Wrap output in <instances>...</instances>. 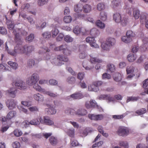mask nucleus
Returning a JSON list of instances; mask_svg holds the SVG:
<instances>
[{
	"label": "nucleus",
	"instance_id": "nucleus-8",
	"mask_svg": "<svg viewBox=\"0 0 148 148\" xmlns=\"http://www.w3.org/2000/svg\"><path fill=\"white\" fill-rule=\"evenodd\" d=\"M93 37L88 36L86 38V42L90 44V45L92 47L97 48L99 47V45L96 43V41Z\"/></svg>",
	"mask_w": 148,
	"mask_h": 148
},
{
	"label": "nucleus",
	"instance_id": "nucleus-16",
	"mask_svg": "<svg viewBox=\"0 0 148 148\" xmlns=\"http://www.w3.org/2000/svg\"><path fill=\"white\" fill-rule=\"evenodd\" d=\"M11 68L5 64H0V70L3 71H10L11 70Z\"/></svg>",
	"mask_w": 148,
	"mask_h": 148
},
{
	"label": "nucleus",
	"instance_id": "nucleus-7",
	"mask_svg": "<svg viewBox=\"0 0 148 148\" xmlns=\"http://www.w3.org/2000/svg\"><path fill=\"white\" fill-rule=\"evenodd\" d=\"M67 45H64L56 47L54 48V50L57 51L63 50V53L65 55H68L70 54V51L67 49Z\"/></svg>",
	"mask_w": 148,
	"mask_h": 148
},
{
	"label": "nucleus",
	"instance_id": "nucleus-57",
	"mask_svg": "<svg viewBox=\"0 0 148 148\" xmlns=\"http://www.w3.org/2000/svg\"><path fill=\"white\" fill-rule=\"evenodd\" d=\"M48 0H40L38 1V5L40 6H42L46 4Z\"/></svg>",
	"mask_w": 148,
	"mask_h": 148
},
{
	"label": "nucleus",
	"instance_id": "nucleus-26",
	"mask_svg": "<svg viewBox=\"0 0 148 148\" xmlns=\"http://www.w3.org/2000/svg\"><path fill=\"white\" fill-rule=\"evenodd\" d=\"M71 97L74 99H79L83 97L82 94L80 93H76L71 95Z\"/></svg>",
	"mask_w": 148,
	"mask_h": 148
},
{
	"label": "nucleus",
	"instance_id": "nucleus-53",
	"mask_svg": "<svg viewBox=\"0 0 148 148\" xmlns=\"http://www.w3.org/2000/svg\"><path fill=\"white\" fill-rule=\"evenodd\" d=\"M12 146L13 148H20V143L18 141H15L13 143Z\"/></svg>",
	"mask_w": 148,
	"mask_h": 148
},
{
	"label": "nucleus",
	"instance_id": "nucleus-20",
	"mask_svg": "<svg viewBox=\"0 0 148 148\" xmlns=\"http://www.w3.org/2000/svg\"><path fill=\"white\" fill-rule=\"evenodd\" d=\"M16 115V112L15 111L12 110L9 112L6 115L8 120H11L14 118Z\"/></svg>",
	"mask_w": 148,
	"mask_h": 148
},
{
	"label": "nucleus",
	"instance_id": "nucleus-55",
	"mask_svg": "<svg viewBox=\"0 0 148 148\" xmlns=\"http://www.w3.org/2000/svg\"><path fill=\"white\" fill-rule=\"evenodd\" d=\"M134 33L131 30L128 31L126 34V36L128 37H129L130 38H132V37L134 36Z\"/></svg>",
	"mask_w": 148,
	"mask_h": 148
},
{
	"label": "nucleus",
	"instance_id": "nucleus-30",
	"mask_svg": "<svg viewBox=\"0 0 148 148\" xmlns=\"http://www.w3.org/2000/svg\"><path fill=\"white\" fill-rule=\"evenodd\" d=\"M13 133L15 136L17 137L21 136L23 134L22 132L18 129L14 130L13 132Z\"/></svg>",
	"mask_w": 148,
	"mask_h": 148
},
{
	"label": "nucleus",
	"instance_id": "nucleus-27",
	"mask_svg": "<svg viewBox=\"0 0 148 148\" xmlns=\"http://www.w3.org/2000/svg\"><path fill=\"white\" fill-rule=\"evenodd\" d=\"M113 78L115 81L119 82L122 79L121 74L118 73H116L114 74L113 76Z\"/></svg>",
	"mask_w": 148,
	"mask_h": 148
},
{
	"label": "nucleus",
	"instance_id": "nucleus-28",
	"mask_svg": "<svg viewBox=\"0 0 148 148\" xmlns=\"http://www.w3.org/2000/svg\"><path fill=\"white\" fill-rule=\"evenodd\" d=\"M121 39L122 41L126 43H129L132 41V38H130L127 36L122 37Z\"/></svg>",
	"mask_w": 148,
	"mask_h": 148
},
{
	"label": "nucleus",
	"instance_id": "nucleus-45",
	"mask_svg": "<svg viewBox=\"0 0 148 148\" xmlns=\"http://www.w3.org/2000/svg\"><path fill=\"white\" fill-rule=\"evenodd\" d=\"M47 113L49 114H55L56 113V110L53 107H51L47 111Z\"/></svg>",
	"mask_w": 148,
	"mask_h": 148
},
{
	"label": "nucleus",
	"instance_id": "nucleus-11",
	"mask_svg": "<svg viewBox=\"0 0 148 148\" xmlns=\"http://www.w3.org/2000/svg\"><path fill=\"white\" fill-rule=\"evenodd\" d=\"M17 92V90L14 88H10L9 90L6 91L7 94L12 98H14L16 97Z\"/></svg>",
	"mask_w": 148,
	"mask_h": 148
},
{
	"label": "nucleus",
	"instance_id": "nucleus-24",
	"mask_svg": "<svg viewBox=\"0 0 148 148\" xmlns=\"http://www.w3.org/2000/svg\"><path fill=\"white\" fill-rule=\"evenodd\" d=\"M83 12L84 13H88L91 10V6L90 5L86 4L83 6Z\"/></svg>",
	"mask_w": 148,
	"mask_h": 148
},
{
	"label": "nucleus",
	"instance_id": "nucleus-35",
	"mask_svg": "<svg viewBox=\"0 0 148 148\" xmlns=\"http://www.w3.org/2000/svg\"><path fill=\"white\" fill-rule=\"evenodd\" d=\"M8 64L13 69H16L18 67V65L16 62L9 61L8 62Z\"/></svg>",
	"mask_w": 148,
	"mask_h": 148
},
{
	"label": "nucleus",
	"instance_id": "nucleus-19",
	"mask_svg": "<svg viewBox=\"0 0 148 148\" xmlns=\"http://www.w3.org/2000/svg\"><path fill=\"white\" fill-rule=\"evenodd\" d=\"M87 114L86 110L83 109H79L77 112L75 111L74 114H77L81 116H84Z\"/></svg>",
	"mask_w": 148,
	"mask_h": 148
},
{
	"label": "nucleus",
	"instance_id": "nucleus-6",
	"mask_svg": "<svg viewBox=\"0 0 148 148\" xmlns=\"http://www.w3.org/2000/svg\"><path fill=\"white\" fill-rule=\"evenodd\" d=\"M39 120L41 123L47 125H51L54 124L53 122L48 116H44L43 119L40 118Z\"/></svg>",
	"mask_w": 148,
	"mask_h": 148
},
{
	"label": "nucleus",
	"instance_id": "nucleus-54",
	"mask_svg": "<svg viewBox=\"0 0 148 148\" xmlns=\"http://www.w3.org/2000/svg\"><path fill=\"white\" fill-rule=\"evenodd\" d=\"M46 94L50 96L53 97H56L58 96V95L56 93H54L49 91L46 92Z\"/></svg>",
	"mask_w": 148,
	"mask_h": 148
},
{
	"label": "nucleus",
	"instance_id": "nucleus-25",
	"mask_svg": "<svg viewBox=\"0 0 148 148\" xmlns=\"http://www.w3.org/2000/svg\"><path fill=\"white\" fill-rule=\"evenodd\" d=\"M83 5L80 3H79L75 6L74 10L76 12H79L82 11L83 10Z\"/></svg>",
	"mask_w": 148,
	"mask_h": 148
},
{
	"label": "nucleus",
	"instance_id": "nucleus-22",
	"mask_svg": "<svg viewBox=\"0 0 148 148\" xmlns=\"http://www.w3.org/2000/svg\"><path fill=\"white\" fill-rule=\"evenodd\" d=\"M88 90L90 91H93L97 92L99 90V88L96 87L95 85L94 84L93 82L92 84L88 86Z\"/></svg>",
	"mask_w": 148,
	"mask_h": 148
},
{
	"label": "nucleus",
	"instance_id": "nucleus-32",
	"mask_svg": "<svg viewBox=\"0 0 148 148\" xmlns=\"http://www.w3.org/2000/svg\"><path fill=\"white\" fill-rule=\"evenodd\" d=\"M119 145L125 148H128L129 145L127 142L125 141H120L119 143Z\"/></svg>",
	"mask_w": 148,
	"mask_h": 148
},
{
	"label": "nucleus",
	"instance_id": "nucleus-36",
	"mask_svg": "<svg viewBox=\"0 0 148 148\" xmlns=\"http://www.w3.org/2000/svg\"><path fill=\"white\" fill-rule=\"evenodd\" d=\"M49 141L51 144L52 145H55L57 143V139L54 137L51 136L49 139Z\"/></svg>",
	"mask_w": 148,
	"mask_h": 148
},
{
	"label": "nucleus",
	"instance_id": "nucleus-10",
	"mask_svg": "<svg viewBox=\"0 0 148 148\" xmlns=\"http://www.w3.org/2000/svg\"><path fill=\"white\" fill-rule=\"evenodd\" d=\"M15 85L17 88L20 90H24L27 88L26 84L21 80L16 82L15 83Z\"/></svg>",
	"mask_w": 148,
	"mask_h": 148
},
{
	"label": "nucleus",
	"instance_id": "nucleus-43",
	"mask_svg": "<svg viewBox=\"0 0 148 148\" xmlns=\"http://www.w3.org/2000/svg\"><path fill=\"white\" fill-rule=\"evenodd\" d=\"M101 19L103 21H105L107 18V15L106 13L104 12H101L100 13Z\"/></svg>",
	"mask_w": 148,
	"mask_h": 148
},
{
	"label": "nucleus",
	"instance_id": "nucleus-61",
	"mask_svg": "<svg viewBox=\"0 0 148 148\" xmlns=\"http://www.w3.org/2000/svg\"><path fill=\"white\" fill-rule=\"evenodd\" d=\"M64 36V35L60 33L56 38V40L58 41H61L62 40Z\"/></svg>",
	"mask_w": 148,
	"mask_h": 148
},
{
	"label": "nucleus",
	"instance_id": "nucleus-50",
	"mask_svg": "<svg viewBox=\"0 0 148 148\" xmlns=\"http://www.w3.org/2000/svg\"><path fill=\"white\" fill-rule=\"evenodd\" d=\"M67 81L69 84H73L75 82V79L73 77H69L67 78Z\"/></svg>",
	"mask_w": 148,
	"mask_h": 148
},
{
	"label": "nucleus",
	"instance_id": "nucleus-49",
	"mask_svg": "<svg viewBox=\"0 0 148 148\" xmlns=\"http://www.w3.org/2000/svg\"><path fill=\"white\" fill-rule=\"evenodd\" d=\"M59 32V31L56 28L54 29L51 31L52 36L53 37H55L57 35Z\"/></svg>",
	"mask_w": 148,
	"mask_h": 148
},
{
	"label": "nucleus",
	"instance_id": "nucleus-60",
	"mask_svg": "<svg viewBox=\"0 0 148 148\" xmlns=\"http://www.w3.org/2000/svg\"><path fill=\"white\" fill-rule=\"evenodd\" d=\"M124 117L123 114L121 115H114L112 116V118L115 119H120L123 118Z\"/></svg>",
	"mask_w": 148,
	"mask_h": 148
},
{
	"label": "nucleus",
	"instance_id": "nucleus-39",
	"mask_svg": "<svg viewBox=\"0 0 148 148\" xmlns=\"http://www.w3.org/2000/svg\"><path fill=\"white\" fill-rule=\"evenodd\" d=\"M133 16L135 19H138L140 16L139 11L138 10H135L133 11Z\"/></svg>",
	"mask_w": 148,
	"mask_h": 148
},
{
	"label": "nucleus",
	"instance_id": "nucleus-37",
	"mask_svg": "<svg viewBox=\"0 0 148 148\" xmlns=\"http://www.w3.org/2000/svg\"><path fill=\"white\" fill-rule=\"evenodd\" d=\"M146 112V111L145 108H143L136 111V113L138 115H140L145 113Z\"/></svg>",
	"mask_w": 148,
	"mask_h": 148
},
{
	"label": "nucleus",
	"instance_id": "nucleus-34",
	"mask_svg": "<svg viewBox=\"0 0 148 148\" xmlns=\"http://www.w3.org/2000/svg\"><path fill=\"white\" fill-rule=\"evenodd\" d=\"M140 99L139 97H128L127 100V102H128L130 101H136Z\"/></svg>",
	"mask_w": 148,
	"mask_h": 148
},
{
	"label": "nucleus",
	"instance_id": "nucleus-40",
	"mask_svg": "<svg viewBox=\"0 0 148 148\" xmlns=\"http://www.w3.org/2000/svg\"><path fill=\"white\" fill-rule=\"evenodd\" d=\"M128 22V19L125 17H123L119 23H120L122 26H125L127 25Z\"/></svg>",
	"mask_w": 148,
	"mask_h": 148
},
{
	"label": "nucleus",
	"instance_id": "nucleus-38",
	"mask_svg": "<svg viewBox=\"0 0 148 148\" xmlns=\"http://www.w3.org/2000/svg\"><path fill=\"white\" fill-rule=\"evenodd\" d=\"M96 25L101 29L105 27V25L100 20H97L96 23Z\"/></svg>",
	"mask_w": 148,
	"mask_h": 148
},
{
	"label": "nucleus",
	"instance_id": "nucleus-29",
	"mask_svg": "<svg viewBox=\"0 0 148 148\" xmlns=\"http://www.w3.org/2000/svg\"><path fill=\"white\" fill-rule=\"evenodd\" d=\"M105 8V5L103 3H99L97 5V9L99 11H102L104 10Z\"/></svg>",
	"mask_w": 148,
	"mask_h": 148
},
{
	"label": "nucleus",
	"instance_id": "nucleus-48",
	"mask_svg": "<svg viewBox=\"0 0 148 148\" xmlns=\"http://www.w3.org/2000/svg\"><path fill=\"white\" fill-rule=\"evenodd\" d=\"M68 135L71 137H73L74 136V129L68 130L67 131Z\"/></svg>",
	"mask_w": 148,
	"mask_h": 148
},
{
	"label": "nucleus",
	"instance_id": "nucleus-56",
	"mask_svg": "<svg viewBox=\"0 0 148 148\" xmlns=\"http://www.w3.org/2000/svg\"><path fill=\"white\" fill-rule=\"evenodd\" d=\"M30 124V121H24L22 123V125L23 127H27Z\"/></svg>",
	"mask_w": 148,
	"mask_h": 148
},
{
	"label": "nucleus",
	"instance_id": "nucleus-44",
	"mask_svg": "<svg viewBox=\"0 0 148 148\" xmlns=\"http://www.w3.org/2000/svg\"><path fill=\"white\" fill-rule=\"evenodd\" d=\"M90 61L92 63H95L96 62L100 63L102 62V60H101L97 59L95 58L91 57Z\"/></svg>",
	"mask_w": 148,
	"mask_h": 148
},
{
	"label": "nucleus",
	"instance_id": "nucleus-13",
	"mask_svg": "<svg viewBox=\"0 0 148 148\" xmlns=\"http://www.w3.org/2000/svg\"><path fill=\"white\" fill-rule=\"evenodd\" d=\"M86 47L84 45H82L79 47L80 50H82L79 54V57L81 59H84L86 56L87 54L85 53Z\"/></svg>",
	"mask_w": 148,
	"mask_h": 148
},
{
	"label": "nucleus",
	"instance_id": "nucleus-1",
	"mask_svg": "<svg viewBox=\"0 0 148 148\" xmlns=\"http://www.w3.org/2000/svg\"><path fill=\"white\" fill-rule=\"evenodd\" d=\"M15 36V40L17 43L14 47V51H8L9 53L13 56H16L17 53H25L27 55L34 50V48L32 46H28L27 45H22L23 39L21 38L18 32L15 30H13Z\"/></svg>",
	"mask_w": 148,
	"mask_h": 148
},
{
	"label": "nucleus",
	"instance_id": "nucleus-64",
	"mask_svg": "<svg viewBox=\"0 0 148 148\" xmlns=\"http://www.w3.org/2000/svg\"><path fill=\"white\" fill-rule=\"evenodd\" d=\"M0 33L1 34H6L7 30L5 28L3 27H0Z\"/></svg>",
	"mask_w": 148,
	"mask_h": 148
},
{
	"label": "nucleus",
	"instance_id": "nucleus-41",
	"mask_svg": "<svg viewBox=\"0 0 148 148\" xmlns=\"http://www.w3.org/2000/svg\"><path fill=\"white\" fill-rule=\"evenodd\" d=\"M75 112V111L74 109L68 108L65 110V112L67 115H74Z\"/></svg>",
	"mask_w": 148,
	"mask_h": 148
},
{
	"label": "nucleus",
	"instance_id": "nucleus-42",
	"mask_svg": "<svg viewBox=\"0 0 148 148\" xmlns=\"http://www.w3.org/2000/svg\"><path fill=\"white\" fill-rule=\"evenodd\" d=\"M72 19L71 16H65L63 20L64 22L66 23H69L72 21Z\"/></svg>",
	"mask_w": 148,
	"mask_h": 148
},
{
	"label": "nucleus",
	"instance_id": "nucleus-15",
	"mask_svg": "<svg viewBox=\"0 0 148 148\" xmlns=\"http://www.w3.org/2000/svg\"><path fill=\"white\" fill-rule=\"evenodd\" d=\"M113 19L116 23H119L122 19L121 15L118 13L114 14L113 15Z\"/></svg>",
	"mask_w": 148,
	"mask_h": 148
},
{
	"label": "nucleus",
	"instance_id": "nucleus-12",
	"mask_svg": "<svg viewBox=\"0 0 148 148\" xmlns=\"http://www.w3.org/2000/svg\"><path fill=\"white\" fill-rule=\"evenodd\" d=\"M6 105L10 109H13L16 106V103L13 99L8 100L6 101Z\"/></svg>",
	"mask_w": 148,
	"mask_h": 148
},
{
	"label": "nucleus",
	"instance_id": "nucleus-18",
	"mask_svg": "<svg viewBox=\"0 0 148 148\" xmlns=\"http://www.w3.org/2000/svg\"><path fill=\"white\" fill-rule=\"evenodd\" d=\"M82 29V28H81L79 26H77L74 28L73 31L74 33L76 35H78L80 33H82V35H84L85 34V32H83L81 31V30Z\"/></svg>",
	"mask_w": 148,
	"mask_h": 148
},
{
	"label": "nucleus",
	"instance_id": "nucleus-23",
	"mask_svg": "<svg viewBox=\"0 0 148 148\" xmlns=\"http://www.w3.org/2000/svg\"><path fill=\"white\" fill-rule=\"evenodd\" d=\"M136 69L132 65L127 66L126 69L127 74H129L133 73L134 71H135Z\"/></svg>",
	"mask_w": 148,
	"mask_h": 148
},
{
	"label": "nucleus",
	"instance_id": "nucleus-52",
	"mask_svg": "<svg viewBox=\"0 0 148 148\" xmlns=\"http://www.w3.org/2000/svg\"><path fill=\"white\" fill-rule=\"evenodd\" d=\"M120 4L119 0H113L112 2V5L113 7L118 6Z\"/></svg>",
	"mask_w": 148,
	"mask_h": 148
},
{
	"label": "nucleus",
	"instance_id": "nucleus-9",
	"mask_svg": "<svg viewBox=\"0 0 148 148\" xmlns=\"http://www.w3.org/2000/svg\"><path fill=\"white\" fill-rule=\"evenodd\" d=\"M85 106L87 108H98V106L95 101L91 99L89 102H86L85 103Z\"/></svg>",
	"mask_w": 148,
	"mask_h": 148
},
{
	"label": "nucleus",
	"instance_id": "nucleus-3",
	"mask_svg": "<svg viewBox=\"0 0 148 148\" xmlns=\"http://www.w3.org/2000/svg\"><path fill=\"white\" fill-rule=\"evenodd\" d=\"M115 43V40L114 38H108L106 39V43L103 42L101 44V47L103 50H108L114 45Z\"/></svg>",
	"mask_w": 148,
	"mask_h": 148
},
{
	"label": "nucleus",
	"instance_id": "nucleus-59",
	"mask_svg": "<svg viewBox=\"0 0 148 148\" xmlns=\"http://www.w3.org/2000/svg\"><path fill=\"white\" fill-rule=\"evenodd\" d=\"M148 86V79H145L143 82V87L145 89H146V88Z\"/></svg>",
	"mask_w": 148,
	"mask_h": 148
},
{
	"label": "nucleus",
	"instance_id": "nucleus-62",
	"mask_svg": "<svg viewBox=\"0 0 148 148\" xmlns=\"http://www.w3.org/2000/svg\"><path fill=\"white\" fill-rule=\"evenodd\" d=\"M34 61L33 59L30 60L28 62V65L30 67L33 66L34 64Z\"/></svg>",
	"mask_w": 148,
	"mask_h": 148
},
{
	"label": "nucleus",
	"instance_id": "nucleus-63",
	"mask_svg": "<svg viewBox=\"0 0 148 148\" xmlns=\"http://www.w3.org/2000/svg\"><path fill=\"white\" fill-rule=\"evenodd\" d=\"M34 38V34H31L29 36L26 38V40L27 41L30 42Z\"/></svg>",
	"mask_w": 148,
	"mask_h": 148
},
{
	"label": "nucleus",
	"instance_id": "nucleus-33",
	"mask_svg": "<svg viewBox=\"0 0 148 148\" xmlns=\"http://www.w3.org/2000/svg\"><path fill=\"white\" fill-rule=\"evenodd\" d=\"M107 70L111 72H114L115 70L114 66L113 64H108L107 66Z\"/></svg>",
	"mask_w": 148,
	"mask_h": 148
},
{
	"label": "nucleus",
	"instance_id": "nucleus-46",
	"mask_svg": "<svg viewBox=\"0 0 148 148\" xmlns=\"http://www.w3.org/2000/svg\"><path fill=\"white\" fill-rule=\"evenodd\" d=\"M42 36L44 38L48 39L50 38L51 35L49 32H45L42 34Z\"/></svg>",
	"mask_w": 148,
	"mask_h": 148
},
{
	"label": "nucleus",
	"instance_id": "nucleus-31",
	"mask_svg": "<svg viewBox=\"0 0 148 148\" xmlns=\"http://www.w3.org/2000/svg\"><path fill=\"white\" fill-rule=\"evenodd\" d=\"M98 33L99 31L96 29L93 28L91 30L90 34L93 37H95L97 36Z\"/></svg>",
	"mask_w": 148,
	"mask_h": 148
},
{
	"label": "nucleus",
	"instance_id": "nucleus-4",
	"mask_svg": "<svg viewBox=\"0 0 148 148\" xmlns=\"http://www.w3.org/2000/svg\"><path fill=\"white\" fill-rule=\"evenodd\" d=\"M129 129L123 126L119 127L117 131V133L119 135L123 136H127L129 134Z\"/></svg>",
	"mask_w": 148,
	"mask_h": 148
},
{
	"label": "nucleus",
	"instance_id": "nucleus-21",
	"mask_svg": "<svg viewBox=\"0 0 148 148\" xmlns=\"http://www.w3.org/2000/svg\"><path fill=\"white\" fill-rule=\"evenodd\" d=\"M136 55L130 53L127 56V59L129 62H132L136 59Z\"/></svg>",
	"mask_w": 148,
	"mask_h": 148
},
{
	"label": "nucleus",
	"instance_id": "nucleus-17",
	"mask_svg": "<svg viewBox=\"0 0 148 148\" xmlns=\"http://www.w3.org/2000/svg\"><path fill=\"white\" fill-rule=\"evenodd\" d=\"M6 23L8 26V29L10 30L12 29L14 27V23L10 20H8L7 18H6Z\"/></svg>",
	"mask_w": 148,
	"mask_h": 148
},
{
	"label": "nucleus",
	"instance_id": "nucleus-5",
	"mask_svg": "<svg viewBox=\"0 0 148 148\" xmlns=\"http://www.w3.org/2000/svg\"><path fill=\"white\" fill-rule=\"evenodd\" d=\"M53 62L58 66L61 65V62H66L68 60V58L64 56L58 55L56 56V57L53 59Z\"/></svg>",
	"mask_w": 148,
	"mask_h": 148
},
{
	"label": "nucleus",
	"instance_id": "nucleus-47",
	"mask_svg": "<svg viewBox=\"0 0 148 148\" xmlns=\"http://www.w3.org/2000/svg\"><path fill=\"white\" fill-rule=\"evenodd\" d=\"M30 124L31 125H38L39 124L40 122L37 119H32L30 121Z\"/></svg>",
	"mask_w": 148,
	"mask_h": 148
},
{
	"label": "nucleus",
	"instance_id": "nucleus-58",
	"mask_svg": "<svg viewBox=\"0 0 148 148\" xmlns=\"http://www.w3.org/2000/svg\"><path fill=\"white\" fill-rule=\"evenodd\" d=\"M41 49V50H42V52H41L40 51H39V53L40 54L43 53H45V52H49L50 51V50L46 47H43Z\"/></svg>",
	"mask_w": 148,
	"mask_h": 148
},
{
	"label": "nucleus",
	"instance_id": "nucleus-51",
	"mask_svg": "<svg viewBox=\"0 0 148 148\" xmlns=\"http://www.w3.org/2000/svg\"><path fill=\"white\" fill-rule=\"evenodd\" d=\"M64 40L67 42H71L73 41V39L70 36L67 35L64 38Z\"/></svg>",
	"mask_w": 148,
	"mask_h": 148
},
{
	"label": "nucleus",
	"instance_id": "nucleus-14",
	"mask_svg": "<svg viewBox=\"0 0 148 148\" xmlns=\"http://www.w3.org/2000/svg\"><path fill=\"white\" fill-rule=\"evenodd\" d=\"M33 97L34 99L38 101H42L44 100L43 96L39 93L34 94Z\"/></svg>",
	"mask_w": 148,
	"mask_h": 148
},
{
	"label": "nucleus",
	"instance_id": "nucleus-2",
	"mask_svg": "<svg viewBox=\"0 0 148 148\" xmlns=\"http://www.w3.org/2000/svg\"><path fill=\"white\" fill-rule=\"evenodd\" d=\"M39 79V77L38 74L33 73L31 77L29 78L27 81V83L29 86L34 85L33 87L36 90L40 91L42 90L41 87L38 84H36Z\"/></svg>",
	"mask_w": 148,
	"mask_h": 148
}]
</instances>
